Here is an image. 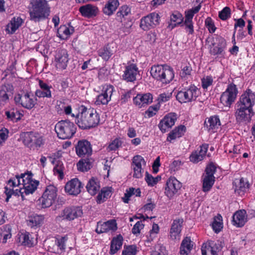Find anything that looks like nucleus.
Listing matches in <instances>:
<instances>
[{
    "mask_svg": "<svg viewBox=\"0 0 255 255\" xmlns=\"http://www.w3.org/2000/svg\"><path fill=\"white\" fill-rule=\"evenodd\" d=\"M249 184L246 179L242 178L236 179L233 182V187L236 194L242 196L247 191Z\"/></svg>",
    "mask_w": 255,
    "mask_h": 255,
    "instance_id": "bb28decb",
    "label": "nucleus"
},
{
    "mask_svg": "<svg viewBox=\"0 0 255 255\" xmlns=\"http://www.w3.org/2000/svg\"><path fill=\"white\" fill-rule=\"evenodd\" d=\"M57 188L53 185L47 186L39 199L43 208L50 207L54 202L57 197Z\"/></svg>",
    "mask_w": 255,
    "mask_h": 255,
    "instance_id": "4468645a",
    "label": "nucleus"
},
{
    "mask_svg": "<svg viewBox=\"0 0 255 255\" xmlns=\"http://www.w3.org/2000/svg\"><path fill=\"white\" fill-rule=\"evenodd\" d=\"M68 54L65 49H61L58 51L55 57L57 62L56 66L61 69H65L68 62Z\"/></svg>",
    "mask_w": 255,
    "mask_h": 255,
    "instance_id": "c85d7f7f",
    "label": "nucleus"
},
{
    "mask_svg": "<svg viewBox=\"0 0 255 255\" xmlns=\"http://www.w3.org/2000/svg\"><path fill=\"white\" fill-rule=\"evenodd\" d=\"M122 142L120 138H116L109 144L108 149L109 150H116L122 145Z\"/></svg>",
    "mask_w": 255,
    "mask_h": 255,
    "instance_id": "0e129e2a",
    "label": "nucleus"
},
{
    "mask_svg": "<svg viewBox=\"0 0 255 255\" xmlns=\"http://www.w3.org/2000/svg\"><path fill=\"white\" fill-rule=\"evenodd\" d=\"M200 8L201 5L199 4L185 11V19L183 22L186 32L188 34L192 35L194 32L193 18L195 14L199 12Z\"/></svg>",
    "mask_w": 255,
    "mask_h": 255,
    "instance_id": "f3484780",
    "label": "nucleus"
},
{
    "mask_svg": "<svg viewBox=\"0 0 255 255\" xmlns=\"http://www.w3.org/2000/svg\"><path fill=\"white\" fill-rule=\"evenodd\" d=\"M83 213L82 207L77 206H70L65 207L60 214L56 217L57 220L71 221L80 217Z\"/></svg>",
    "mask_w": 255,
    "mask_h": 255,
    "instance_id": "1a4fd4ad",
    "label": "nucleus"
},
{
    "mask_svg": "<svg viewBox=\"0 0 255 255\" xmlns=\"http://www.w3.org/2000/svg\"><path fill=\"white\" fill-rule=\"evenodd\" d=\"M192 68L190 66H185L183 67L180 72V76L182 78H187L191 75Z\"/></svg>",
    "mask_w": 255,
    "mask_h": 255,
    "instance_id": "774afa93",
    "label": "nucleus"
},
{
    "mask_svg": "<svg viewBox=\"0 0 255 255\" xmlns=\"http://www.w3.org/2000/svg\"><path fill=\"white\" fill-rule=\"evenodd\" d=\"M76 127L70 121L61 120L55 126V130L57 136L61 139H69L73 136L76 131Z\"/></svg>",
    "mask_w": 255,
    "mask_h": 255,
    "instance_id": "39448f33",
    "label": "nucleus"
},
{
    "mask_svg": "<svg viewBox=\"0 0 255 255\" xmlns=\"http://www.w3.org/2000/svg\"><path fill=\"white\" fill-rule=\"evenodd\" d=\"M238 93L236 85L233 83L228 84L226 90L221 95V103L225 107H230L235 102Z\"/></svg>",
    "mask_w": 255,
    "mask_h": 255,
    "instance_id": "9d476101",
    "label": "nucleus"
},
{
    "mask_svg": "<svg viewBox=\"0 0 255 255\" xmlns=\"http://www.w3.org/2000/svg\"><path fill=\"white\" fill-rule=\"evenodd\" d=\"M87 191L91 195H96V178L92 177L87 183L86 187Z\"/></svg>",
    "mask_w": 255,
    "mask_h": 255,
    "instance_id": "603ef678",
    "label": "nucleus"
},
{
    "mask_svg": "<svg viewBox=\"0 0 255 255\" xmlns=\"http://www.w3.org/2000/svg\"><path fill=\"white\" fill-rule=\"evenodd\" d=\"M80 114L77 115L75 122L82 129H87L94 127L95 120L93 116L96 113L94 109H87L84 106L80 108Z\"/></svg>",
    "mask_w": 255,
    "mask_h": 255,
    "instance_id": "20e7f679",
    "label": "nucleus"
},
{
    "mask_svg": "<svg viewBox=\"0 0 255 255\" xmlns=\"http://www.w3.org/2000/svg\"><path fill=\"white\" fill-rule=\"evenodd\" d=\"M138 73V68L135 64L128 63L122 76L123 79L128 82H133L136 80V76Z\"/></svg>",
    "mask_w": 255,
    "mask_h": 255,
    "instance_id": "b1692460",
    "label": "nucleus"
},
{
    "mask_svg": "<svg viewBox=\"0 0 255 255\" xmlns=\"http://www.w3.org/2000/svg\"><path fill=\"white\" fill-rule=\"evenodd\" d=\"M206 124L208 130L211 132H214L220 127V121L218 116H212L209 119Z\"/></svg>",
    "mask_w": 255,
    "mask_h": 255,
    "instance_id": "ea45409f",
    "label": "nucleus"
},
{
    "mask_svg": "<svg viewBox=\"0 0 255 255\" xmlns=\"http://www.w3.org/2000/svg\"><path fill=\"white\" fill-rule=\"evenodd\" d=\"M124 239L123 236L119 234L114 237L111 241L110 254L114 255L119 251L123 246Z\"/></svg>",
    "mask_w": 255,
    "mask_h": 255,
    "instance_id": "473e14b6",
    "label": "nucleus"
},
{
    "mask_svg": "<svg viewBox=\"0 0 255 255\" xmlns=\"http://www.w3.org/2000/svg\"><path fill=\"white\" fill-rule=\"evenodd\" d=\"M29 7L30 20L36 22L47 18L50 10L45 0H31Z\"/></svg>",
    "mask_w": 255,
    "mask_h": 255,
    "instance_id": "f03ea898",
    "label": "nucleus"
},
{
    "mask_svg": "<svg viewBox=\"0 0 255 255\" xmlns=\"http://www.w3.org/2000/svg\"><path fill=\"white\" fill-rule=\"evenodd\" d=\"M199 94L197 87L194 85H190L179 91L176 95V99L181 103L191 102L196 100Z\"/></svg>",
    "mask_w": 255,
    "mask_h": 255,
    "instance_id": "423d86ee",
    "label": "nucleus"
},
{
    "mask_svg": "<svg viewBox=\"0 0 255 255\" xmlns=\"http://www.w3.org/2000/svg\"><path fill=\"white\" fill-rule=\"evenodd\" d=\"M131 14L130 8L126 5H122L117 12L116 15L118 19L122 22Z\"/></svg>",
    "mask_w": 255,
    "mask_h": 255,
    "instance_id": "a19ab883",
    "label": "nucleus"
},
{
    "mask_svg": "<svg viewBox=\"0 0 255 255\" xmlns=\"http://www.w3.org/2000/svg\"><path fill=\"white\" fill-rule=\"evenodd\" d=\"M14 102L16 105H21L23 108L30 110L36 103V99H34L31 93H23L15 95Z\"/></svg>",
    "mask_w": 255,
    "mask_h": 255,
    "instance_id": "ddd939ff",
    "label": "nucleus"
},
{
    "mask_svg": "<svg viewBox=\"0 0 255 255\" xmlns=\"http://www.w3.org/2000/svg\"><path fill=\"white\" fill-rule=\"evenodd\" d=\"M79 11L83 16L88 18L96 15V9L94 6L90 4L81 6Z\"/></svg>",
    "mask_w": 255,
    "mask_h": 255,
    "instance_id": "79ce46f5",
    "label": "nucleus"
},
{
    "mask_svg": "<svg viewBox=\"0 0 255 255\" xmlns=\"http://www.w3.org/2000/svg\"><path fill=\"white\" fill-rule=\"evenodd\" d=\"M151 255H166V250L164 246L157 244L155 245Z\"/></svg>",
    "mask_w": 255,
    "mask_h": 255,
    "instance_id": "13d9d810",
    "label": "nucleus"
},
{
    "mask_svg": "<svg viewBox=\"0 0 255 255\" xmlns=\"http://www.w3.org/2000/svg\"><path fill=\"white\" fill-rule=\"evenodd\" d=\"M82 188V183L78 178H74L66 184L65 191L70 195L77 196L81 193Z\"/></svg>",
    "mask_w": 255,
    "mask_h": 255,
    "instance_id": "412c9836",
    "label": "nucleus"
},
{
    "mask_svg": "<svg viewBox=\"0 0 255 255\" xmlns=\"http://www.w3.org/2000/svg\"><path fill=\"white\" fill-rule=\"evenodd\" d=\"M146 162L144 158L140 155L134 156L131 163V167L133 170V177L136 178H140L142 176L143 169L142 166H145Z\"/></svg>",
    "mask_w": 255,
    "mask_h": 255,
    "instance_id": "a211bd4d",
    "label": "nucleus"
},
{
    "mask_svg": "<svg viewBox=\"0 0 255 255\" xmlns=\"http://www.w3.org/2000/svg\"><path fill=\"white\" fill-rule=\"evenodd\" d=\"M216 167L213 163L208 164L206 168L205 173L202 176V190L204 192H209L213 187L215 177L214 174Z\"/></svg>",
    "mask_w": 255,
    "mask_h": 255,
    "instance_id": "0eeeda50",
    "label": "nucleus"
},
{
    "mask_svg": "<svg viewBox=\"0 0 255 255\" xmlns=\"http://www.w3.org/2000/svg\"><path fill=\"white\" fill-rule=\"evenodd\" d=\"M227 43L225 39L221 37L213 38L209 46L210 53L214 56L224 58Z\"/></svg>",
    "mask_w": 255,
    "mask_h": 255,
    "instance_id": "9b49d317",
    "label": "nucleus"
},
{
    "mask_svg": "<svg viewBox=\"0 0 255 255\" xmlns=\"http://www.w3.org/2000/svg\"><path fill=\"white\" fill-rule=\"evenodd\" d=\"M160 17L156 12H152L141 18L139 26L144 31L155 27L160 22Z\"/></svg>",
    "mask_w": 255,
    "mask_h": 255,
    "instance_id": "2eb2a0df",
    "label": "nucleus"
},
{
    "mask_svg": "<svg viewBox=\"0 0 255 255\" xmlns=\"http://www.w3.org/2000/svg\"><path fill=\"white\" fill-rule=\"evenodd\" d=\"M214 83V78L212 76H206L201 79V86L204 90H207Z\"/></svg>",
    "mask_w": 255,
    "mask_h": 255,
    "instance_id": "8fccbe9b",
    "label": "nucleus"
},
{
    "mask_svg": "<svg viewBox=\"0 0 255 255\" xmlns=\"http://www.w3.org/2000/svg\"><path fill=\"white\" fill-rule=\"evenodd\" d=\"M144 225L142 221H138L132 229V233L134 235L139 234L140 231L143 229Z\"/></svg>",
    "mask_w": 255,
    "mask_h": 255,
    "instance_id": "338daca9",
    "label": "nucleus"
},
{
    "mask_svg": "<svg viewBox=\"0 0 255 255\" xmlns=\"http://www.w3.org/2000/svg\"><path fill=\"white\" fill-rule=\"evenodd\" d=\"M232 224L236 227H242L248 221L246 210L242 209L236 211L233 216Z\"/></svg>",
    "mask_w": 255,
    "mask_h": 255,
    "instance_id": "a878e982",
    "label": "nucleus"
},
{
    "mask_svg": "<svg viewBox=\"0 0 255 255\" xmlns=\"http://www.w3.org/2000/svg\"><path fill=\"white\" fill-rule=\"evenodd\" d=\"M183 20L184 17L181 13L178 11H174L170 16L167 28L172 30L182 24Z\"/></svg>",
    "mask_w": 255,
    "mask_h": 255,
    "instance_id": "c756f323",
    "label": "nucleus"
},
{
    "mask_svg": "<svg viewBox=\"0 0 255 255\" xmlns=\"http://www.w3.org/2000/svg\"><path fill=\"white\" fill-rule=\"evenodd\" d=\"M182 184L174 177H170L166 182L164 194L168 198L172 199L181 189Z\"/></svg>",
    "mask_w": 255,
    "mask_h": 255,
    "instance_id": "dca6fc26",
    "label": "nucleus"
},
{
    "mask_svg": "<svg viewBox=\"0 0 255 255\" xmlns=\"http://www.w3.org/2000/svg\"><path fill=\"white\" fill-rule=\"evenodd\" d=\"M159 109V106L154 105L150 106L147 111L145 112V117L146 118H151L155 115Z\"/></svg>",
    "mask_w": 255,
    "mask_h": 255,
    "instance_id": "4d7b16f0",
    "label": "nucleus"
},
{
    "mask_svg": "<svg viewBox=\"0 0 255 255\" xmlns=\"http://www.w3.org/2000/svg\"><path fill=\"white\" fill-rule=\"evenodd\" d=\"M112 188L105 187L103 188L97 196V203H102L108 199L112 195Z\"/></svg>",
    "mask_w": 255,
    "mask_h": 255,
    "instance_id": "c9c22d12",
    "label": "nucleus"
},
{
    "mask_svg": "<svg viewBox=\"0 0 255 255\" xmlns=\"http://www.w3.org/2000/svg\"><path fill=\"white\" fill-rule=\"evenodd\" d=\"M152 95L149 93L138 94L133 99V103L138 108L144 107L152 102Z\"/></svg>",
    "mask_w": 255,
    "mask_h": 255,
    "instance_id": "393cba45",
    "label": "nucleus"
},
{
    "mask_svg": "<svg viewBox=\"0 0 255 255\" xmlns=\"http://www.w3.org/2000/svg\"><path fill=\"white\" fill-rule=\"evenodd\" d=\"M134 190V188H129L128 189H127L126 191V193L124 194V197L122 198V201L125 203H128L130 198L132 195H133V191Z\"/></svg>",
    "mask_w": 255,
    "mask_h": 255,
    "instance_id": "69168bd1",
    "label": "nucleus"
},
{
    "mask_svg": "<svg viewBox=\"0 0 255 255\" xmlns=\"http://www.w3.org/2000/svg\"><path fill=\"white\" fill-rule=\"evenodd\" d=\"M237 109L235 112V117L238 122L249 123L253 116V109L237 104Z\"/></svg>",
    "mask_w": 255,
    "mask_h": 255,
    "instance_id": "6ab92c4d",
    "label": "nucleus"
},
{
    "mask_svg": "<svg viewBox=\"0 0 255 255\" xmlns=\"http://www.w3.org/2000/svg\"><path fill=\"white\" fill-rule=\"evenodd\" d=\"M144 180L148 186L153 187L161 180V177L157 176L153 177L147 172H145Z\"/></svg>",
    "mask_w": 255,
    "mask_h": 255,
    "instance_id": "49530a36",
    "label": "nucleus"
},
{
    "mask_svg": "<svg viewBox=\"0 0 255 255\" xmlns=\"http://www.w3.org/2000/svg\"><path fill=\"white\" fill-rule=\"evenodd\" d=\"M255 104V93L247 89L241 96L237 104L250 109H252Z\"/></svg>",
    "mask_w": 255,
    "mask_h": 255,
    "instance_id": "aec40b11",
    "label": "nucleus"
},
{
    "mask_svg": "<svg viewBox=\"0 0 255 255\" xmlns=\"http://www.w3.org/2000/svg\"><path fill=\"white\" fill-rule=\"evenodd\" d=\"M18 239L22 245L31 247L33 244L32 238L28 233L21 234Z\"/></svg>",
    "mask_w": 255,
    "mask_h": 255,
    "instance_id": "de8ad7c7",
    "label": "nucleus"
},
{
    "mask_svg": "<svg viewBox=\"0 0 255 255\" xmlns=\"http://www.w3.org/2000/svg\"><path fill=\"white\" fill-rule=\"evenodd\" d=\"M10 187L8 188L7 186L4 187V193L6 195V198L5 199L6 202H7L8 201L12 195H14L15 196L20 195L22 200H24L23 192H22L21 188L19 190L16 189L15 190H13V189H10Z\"/></svg>",
    "mask_w": 255,
    "mask_h": 255,
    "instance_id": "c03bdc74",
    "label": "nucleus"
},
{
    "mask_svg": "<svg viewBox=\"0 0 255 255\" xmlns=\"http://www.w3.org/2000/svg\"><path fill=\"white\" fill-rule=\"evenodd\" d=\"M21 178L20 175H16L14 179H10L8 181L7 184L9 187H14L21 184Z\"/></svg>",
    "mask_w": 255,
    "mask_h": 255,
    "instance_id": "e2e57ef3",
    "label": "nucleus"
},
{
    "mask_svg": "<svg viewBox=\"0 0 255 255\" xmlns=\"http://www.w3.org/2000/svg\"><path fill=\"white\" fill-rule=\"evenodd\" d=\"M44 220V217L42 215L37 214H31L26 220L27 224L31 228L39 227Z\"/></svg>",
    "mask_w": 255,
    "mask_h": 255,
    "instance_id": "72a5a7b5",
    "label": "nucleus"
},
{
    "mask_svg": "<svg viewBox=\"0 0 255 255\" xmlns=\"http://www.w3.org/2000/svg\"><path fill=\"white\" fill-rule=\"evenodd\" d=\"M5 114L8 120L13 122H17L19 120L21 119V116H22L18 111L14 109L6 111Z\"/></svg>",
    "mask_w": 255,
    "mask_h": 255,
    "instance_id": "09e8293b",
    "label": "nucleus"
},
{
    "mask_svg": "<svg viewBox=\"0 0 255 255\" xmlns=\"http://www.w3.org/2000/svg\"><path fill=\"white\" fill-rule=\"evenodd\" d=\"M114 90L113 87L110 85L102 86L101 93L97 98V103L105 105L111 100Z\"/></svg>",
    "mask_w": 255,
    "mask_h": 255,
    "instance_id": "5701e85b",
    "label": "nucleus"
},
{
    "mask_svg": "<svg viewBox=\"0 0 255 255\" xmlns=\"http://www.w3.org/2000/svg\"><path fill=\"white\" fill-rule=\"evenodd\" d=\"M241 148L240 145H234L232 143H229L225 148V152L238 154L240 153Z\"/></svg>",
    "mask_w": 255,
    "mask_h": 255,
    "instance_id": "6e6d98bb",
    "label": "nucleus"
},
{
    "mask_svg": "<svg viewBox=\"0 0 255 255\" xmlns=\"http://www.w3.org/2000/svg\"><path fill=\"white\" fill-rule=\"evenodd\" d=\"M33 174L31 171H27L26 173H21L22 184L23 188L22 189L23 194L26 195L32 194L37 189L39 182L38 180L32 179Z\"/></svg>",
    "mask_w": 255,
    "mask_h": 255,
    "instance_id": "6e6552de",
    "label": "nucleus"
},
{
    "mask_svg": "<svg viewBox=\"0 0 255 255\" xmlns=\"http://www.w3.org/2000/svg\"><path fill=\"white\" fill-rule=\"evenodd\" d=\"M20 138L23 144L29 147H40L42 144V137L34 132H23L20 133Z\"/></svg>",
    "mask_w": 255,
    "mask_h": 255,
    "instance_id": "f8f14e48",
    "label": "nucleus"
},
{
    "mask_svg": "<svg viewBox=\"0 0 255 255\" xmlns=\"http://www.w3.org/2000/svg\"><path fill=\"white\" fill-rule=\"evenodd\" d=\"M119 5L118 0H109L103 9V12L107 15H111Z\"/></svg>",
    "mask_w": 255,
    "mask_h": 255,
    "instance_id": "e433bc0d",
    "label": "nucleus"
},
{
    "mask_svg": "<svg viewBox=\"0 0 255 255\" xmlns=\"http://www.w3.org/2000/svg\"><path fill=\"white\" fill-rule=\"evenodd\" d=\"M113 54V51L108 47H104L99 51V55L105 60H108Z\"/></svg>",
    "mask_w": 255,
    "mask_h": 255,
    "instance_id": "864d4df0",
    "label": "nucleus"
},
{
    "mask_svg": "<svg viewBox=\"0 0 255 255\" xmlns=\"http://www.w3.org/2000/svg\"><path fill=\"white\" fill-rule=\"evenodd\" d=\"M212 228L215 233H219L223 228L222 217L220 215H218L214 218V221L212 224Z\"/></svg>",
    "mask_w": 255,
    "mask_h": 255,
    "instance_id": "a18cd8bd",
    "label": "nucleus"
},
{
    "mask_svg": "<svg viewBox=\"0 0 255 255\" xmlns=\"http://www.w3.org/2000/svg\"><path fill=\"white\" fill-rule=\"evenodd\" d=\"M75 150L78 156L81 158L77 164L78 169L83 172L90 170L95 161L91 157L93 152L91 143L86 139L80 140L75 145Z\"/></svg>",
    "mask_w": 255,
    "mask_h": 255,
    "instance_id": "f257e3e1",
    "label": "nucleus"
},
{
    "mask_svg": "<svg viewBox=\"0 0 255 255\" xmlns=\"http://www.w3.org/2000/svg\"><path fill=\"white\" fill-rule=\"evenodd\" d=\"M231 16V9L229 7H224L219 13V17L223 20H226Z\"/></svg>",
    "mask_w": 255,
    "mask_h": 255,
    "instance_id": "052dcab7",
    "label": "nucleus"
},
{
    "mask_svg": "<svg viewBox=\"0 0 255 255\" xmlns=\"http://www.w3.org/2000/svg\"><path fill=\"white\" fill-rule=\"evenodd\" d=\"M210 241L203 244L201 248L202 255H214L210 247Z\"/></svg>",
    "mask_w": 255,
    "mask_h": 255,
    "instance_id": "bf43d9fd",
    "label": "nucleus"
},
{
    "mask_svg": "<svg viewBox=\"0 0 255 255\" xmlns=\"http://www.w3.org/2000/svg\"><path fill=\"white\" fill-rule=\"evenodd\" d=\"M194 245L193 242L189 237H186L181 243L180 254L182 255H187L191 252Z\"/></svg>",
    "mask_w": 255,
    "mask_h": 255,
    "instance_id": "58836bf2",
    "label": "nucleus"
},
{
    "mask_svg": "<svg viewBox=\"0 0 255 255\" xmlns=\"http://www.w3.org/2000/svg\"><path fill=\"white\" fill-rule=\"evenodd\" d=\"M38 83L40 89L36 90L35 92V96L39 98H51L52 95L50 89L52 88V87L49 86L41 80H38Z\"/></svg>",
    "mask_w": 255,
    "mask_h": 255,
    "instance_id": "cd10ccee",
    "label": "nucleus"
},
{
    "mask_svg": "<svg viewBox=\"0 0 255 255\" xmlns=\"http://www.w3.org/2000/svg\"><path fill=\"white\" fill-rule=\"evenodd\" d=\"M205 24L210 33H213L215 31L216 27L214 24V21L211 17H208L205 19Z\"/></svg>",
    "mask_w": 255,
    "mask_h": 255,
    "instance_id": "680f3d73",
    "label": "nucleus"
},
{
    "mask_svg": "<svg viewBox=\"0 0 255 255\" xmlns=\"http://www.w3.org/2000/svg\"><path fill=\"white\" fill-rule=\"evenodd\" d=\"M210 247L212 249V253L214 255H217V253L221 250L223 248V244L220 241H210Z\"/></svg>",
    "mask_w": 255,
    "mask_h": 255,
    "instance_id": "3c124183",
    "label": "nucleus"
},
{
    "mask_svg": "<svg viewBox=\"0 0 255 255\" xmlns=\"http://www.w3.org/2000/svg\"><path fill=\"white\" fill-rule=\"evenodd\" d=\"M151 76L163 84L170 83L174 77L173 68L167 65H154L150 69Z\"/></svg>",
    "mask_w": 255,
    "mask_h": 255,
    "instance_id": "7ed1b4c3",
    "label": "nucleus"
},
{
    "mask_svg": "<svg viewBox=\"0 0 255 255\" xmlns=\"http://www.w3.org/2000/svg\"><path fill=\"white\" fill-rule=\"evenodd\" d=\"M208 148V144H202L200 146L199 150H196L192 153L190 156V161L193 163H197L203 160L206 154Z\"/></svg>",
    "mask_w": 255,
    "mask_h": 255,
    "instance_id": "7c9ffc66",
    "label": "nucleus"
},
{
    "mask_svg": "<svg viewBox=\"0 0 255 255\" xmlns=\"http://www.w3.org/2000/svg\"><path fill=\"white\" fill-rule=\"evenodd\" d=\"M182 223V219H178L173 221L170 231V236L172 239L179 240Z\"/></svg>",
    "mask_w": 255,
    "mask_h": 255,
    "instance_id": "2f4dec72",
    "label": "nucleus"
},
{
    "mask_svg": "<svg viewBox=\"0 0 255 255\" xmlns=\"http://www.w3.org/2000/svg\"><path fill=\"white\" fill-rule=\"evenodd\" d=\"M22 22V19L19 17L13 18L10 22L6 25L5 31L8 34L14 33L16 30L21 26Z\"/></svg>",
    "mask_w": 255,
    "mask_h": 255,
    "instance_id": "4c0bfd02",
    "label": "nucleus"
},
{
    "mask_svg": "<svg viewBox=\"0 0 255 255\" xmlns=\"http://www.w3.org/2000/svg\"><path fill=\"white\" fill-rule=\"evenodd\" d=\"M186 128L183 125H180L176 127L168 134L167 140L169 141H171L177 138H179L182 136L186 132Z\"/></svg>",
    "mask_w": 255,
    "mask_h": 255,
    "instance_id": "f704fd0d",
    "label": "nucleus"
},
{
    "mask_svg": "<svg viewBox=\"0 0 255 255\" xmlns=\"http://www.w3.org/2000/svg\"><path fill=\"white\" fill-rule=\"evenodd\" d=\"M12 86L3 85L0 87V101L7 103L9 101V92L12 91Z\"/></svg>",
    "mask_w": 255,
    "mask_h": 255,
    "instance_id": "37998d69",
    "label": "nucleus"
},
{
    "mask_svg": "<svg viewBox=\"0 0 255 255\" xmlns=\"http://www.w3.org/2000/svg\"><path fill=\"white\" fill-rule=\"evenodd\" d=\"M137 251V247L135 245L125 246L122 254L123 255H135Z\"/></svg>",
    "mask_w": 255,
    "mask_h": 255,
    "instance_id": "5fc2aeb1",
    "label": "nucleus"
},
{
    "mask_svg": "<svg viewBox=\"0 0 255 255\" xmlns=\"http://www.w3.org/2000/svg\"><path fill=\"white\" fill-rule=\"evenodd\" d=\"M177 120V115L174 113H170L165 115L160 121L158 127L162 132H165L167 129L171 128L175 124Z\"/></svg>",
    "mask_w": 255,
    "mask_h": 255,
    "instance_id": "4be33fe9",
    "label": "nucleus"
}]
</instances>
